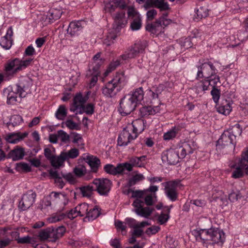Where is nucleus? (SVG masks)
<instances>
[{
    "label": "nucleus",
    "mask_w": 248,
    "mask_h": 248,
    "mask_svg": "<svg viewBox=\"0 0 248 248\" xmlns=\"http://www.w3.org/2000/svg\"><path fill=\"white\" fill-rule=\"evenodd\" d=\"M61 156H63L62 152L58 156H54L53 158L50 160L51 165L55 169L59 168L61 166L63 162L66 161L65 159H63Z\"/></svg>",
    "instance_id": "obj_35"
},
{
    "label": "nucleus",
    "mask_w": 248,
    "mask_h": 248,
    "mask_svg": "<svg viewBox=\"0 0 248 248\" xmlns=\"http://www.w3.org/2000/svg\"><path fill=\"white\" fill-rule=\"evenodd\" d=\"M104 170L108 174L115 175V166L111 164H107L104 167Z\"/></svg>",
    "instance_id": "obj_63"
},
{
    "label": "nucleus",
    "mask_w": 248,
    "mask_h": 248,
    "mask_svg": "<svg viewBox=\"0 0 248 248\" xmlns=\"http://www.w3.org/2000/svg\"><path fill=\"white\" fill-rule=\"evenodd\" d=\"M89 208L90 206L88 204L83 203L77 206L76 209L78 210L79 216H85V218H86Z\"/></svg>",
    "instance_id": "obj_42"
},
{
    "label": "nucleus",
    "mask_w": 248,
    "mask_h": 248,
    "mask_svg": "<svg viewBox=\"0 0 248 248\" xmlns=\"http://www.w3.org/2000/svg\"><path fill=\"white\" fill-rule=\"evenodd\" d=\"M115 83L110 81L107 83L102 88V92L104 96L108 98L114 97L120 89L115 85Z\"/></svg>",
    "instance_id": "obj_15"
},
{
    "label": "nucleus",
    "mask_w": 248,
    "mask_h": 248,
    "mask_svg": "<svg viewBox=\"0 0 248 248\" xmlns=\"http://www.w3.org/2000/svg\"><path fill=\"white\" fill-rule=\"evenodd\" d=\"M100 214V211L97 206L90 207L86 218L89 220H93L97 218Z\"/></svg>",
    "instance_id": "obj_40"
},
{
    "label": "nucleus",
    "mask_w": 248,
    "mask_h": 248,
    "mask_svg": "<svg viewBox=\"0 0 248 248\" xmlns=\"http://www.w3.org/2000/svg\"><path fill=\"white\" fill-rule=\"evenodd\" d=\"M49 174L50 176L55 179V183L56 185L59 186L61 188H62L65 184L62 180V176L61 175V173H60L58 172L57 170H49Z\"/></svg>",
    "instance_id": "obj_30"
},
{
    "label": "nucleus",
    "mask_w": 248,
    "mask_h": 248,
    "mask_svg": "<svg viewBox=\"0 0 248 248\" xmlns=\"http://www.w3.org/2000/svg\"><path fill=\"white\" fill-rule=\"evenodd\" d=\"M162 161L168 165H175L179 161L178 152L176 149L170 148L164 151L161 155Z\"/></svg>",
    "instance_id": "obj_7"
},
{
    "label": "nucleus",
    "mask_w": 248,
    "mask_h": 248,
    "mask_svg": "<svg viewBox=\"0 0 248 248\" xmlns=\"http://www.w3.org/2000/svg\"><path fill=\"white\" fill-rule=\"evenodd\" d=\"M79 189L82 196L87 197H91L93 191H95V188L91 185L82 186L80 187Z\"/></svg>",
    "instance_id": "obj_41"
},
{
    "label": "nucleus",
    "mask_w": 248,
    "mask_h": 248,
    "mask_svg": "<svg viewBox=\"0 0 248 248\" xmlns=\"http://www.w3.org/2000/svg\"><path fill=\"white\" fill-rule=\"evenodd\" d=\"M144 98V92L142 87L131 92L121 99L118 111L123 116L127 115L132 112Z\"/></svg>",
    "instance_id": "obj_1"
},
{
    "label": "nucleus",
    "mask_w": 248,
    "mask_h": 248,
    "mask_svg": "<svg viewBox=\"0 0 248 248\" xmlns=\"http://www.w3.org/2000/svg\"><path fill=\"white\" fill-rule=\"evenodd\" d=\"M159 106L156 105L152 106V104H151L149 106H145L141 108L139 110V115L141 117H143L150 115H154L156 113L159 112Z\"/></svg>",
    "instance_id": "obj_20"
},
{
    "label": "nucleus",
    "mask_w": 248,
    "mask_h": 248,
    "mask_svg": "<svg viewBox=\"0 0 248 248\" xmlns=\"http://www.w3.org/2000/svg\"><path fill=\"white\" fill-rule=\"evenodd\" d=\"M93 184L95 186V191L101 196H108L112 187L111 181L107 178H96Z\"/></svg>",
    "instance_id": "obj_4"
},
{
    "label": "nucleus",
    "mask_w": 248,
    "mask_h": 248,
    "mask_svg": "<svg viewBox=\"0 0 248 248\" xmlns=\"http://www.w3.org/2000/svg\"><path fill=\"white\" fill-rule=\"evenodd\" d=\"M144 7L146 10L153 7L159 9L161 11L170 9L169 4L164 0H147Z\"/></svg>",
    "instance_id": "obj_14"
},
{
    "label": "nucleus",
    "mask_w": 248,
    "mask_h": 248,
    "mask_svg": "<svg viewBox=\"0 0 248 248\" xmlns=\"http://www.w3.org/2000/svg\"><path fill=\"white\" fill-rule=\"evenodd\" d=\"M86 159V162L90 166L93 172H96L100 164V159L93 155L87 156Z\"/></svg>",
    "instance_id": "obj_28"
},
{
    "label": "nucleus",
    "mask_w": 248,
    "mask_h": 248,
    "mask_svg": "<svg viewBox=\"0 0 248 248\" xmlns=\"http://www.w3.org/2000/svg\"><path fill=\"white\" fill-rule=\"evenodd\" d=\"M86 98L83 97L81 93H78L73 99V106L75 107V108L72 109L71 108L70 110L74 111L78 108L80 109L86 102Z\"/></svg>",
    "instance_id": "obj_27"
},
{
    "label": "nucleus",
    "mask_w": 248,
    "mask_h": 248,
    "mask_svg": "<svg viewBox=\"0 0 248 248\" xmlns=\"http://www.w3.org/2000/svg\"><path fill=\"white\" fill-rule=\"evenodd\" d=\"M210 229H200L194 230L193 232L194 235L198 240L199 239L203 241V243H205L206 241L208 244H211L210 242Z\"/></svg>",
    "instance_id": "obj_21"
},
{
    "label": "nucleus",
    "mask_w": 248,
    "mask_h": 248,
    "mask_svg": "<svg viewBox=\"0 0 248 248\" xmlns=\"http://www.w3.org/2000/svg\"><path fill=\"white\" fill-rule=\"evenodd\" d=\"M58 136L62 142L66 143L69 140V136L62 130L58 131Z\"/></svg>",
    "instance_id": "obj_56"
},
{
    "label": "nucleus",
    "mask_w": 248,
    "mask_h": 248,
    "mask_svg": "<svg viewBox=\"0 0 248 248\" xmlns=\"http://www.w3.org/2000/svg\"><path fill=\"white\" fill-rule=\"evenodd\" d=\"M210 85V82L209 80H201L196 84L195 88L196 91L199 93L201 92H204L208 90V87Z\"/></svg>",
    "instance_id": "obj_37"
},
{
    "label": "nucleus",
    "mask_w": 248,
    "mask_h": 248,
    "mask_svg": "<svg viewBox=\"0 0 248 248\" xmlns=\"http://www.w3.org/2000/svg\"><path fill=\"white\" fill-rule=\"evenodd\" d=\"M85 22L82 21L71 22L69 25L67 32L71 36L77 35L82 31Z\"/></svg>",
    "instance_id": "obj_17"
},
{
    "label": "nucleus",
    "mask_w": 248,
    "mask_h": 248,
    "mask_svg": "<svg viewBox=\"0 0 248 248\" xmlns=\"http://www.w3.org/2000/svg\"><path fill=\"white\" fill-rule=\"evenodd\" d=\"M144 47L140 43L135 44L131 46L124 54L121 55L123 60H126L128 59H132L136 57L139 54L142 53Z\"/></svg>",
    "instance_id": "obj_11"
},
{
    "label": "nucleus",
    "mask_w": 248,
    "mask_h": 248,
    "mask_svg": "<svg viewBox=\"0 0 248 248\" xmlns=\"http://www.w3.org/2000/svg\"><path fill=\"white\" fill-rule=\"evenodd\" d=\"M245 166V165L241 166L239 162V166L236 167L232 173V177L234 178H239L242 177L243 176V169H244Z\"/></svg>",
    "instance_id": "obj_48"
},
{
    "label": "nucleus",
    "mask_w": 248,
    "mask_h": 248,
    "mask_svg": "<svg viewBox=\"0 0 248 248\" xmlns=\"http://www.w3.org/2000/svg\"><path fill=\"white\" fill-rule=\"evenodd\" d=\"M170 218L169 214L161 213L158 217L157 220L160 224H164L168 221Z\"/></svg>",
    "instance_id": "obj_57"
},
{
    "label": "nucleus",
    "mask_w": 248,
    "mask_h": 248,
    "mask_svg": "<svg viewBox=\"0 0 248 248\" xmlns=\"http://www.w3.org/2000/svg\"><path fill=\"white\" fill-rule=\"evenodd\" d=\"M160 19H157L155 22L152 23L147 24L145 29L146 31L151 32L153 34L158 33L162 31Z\"/></svg>",
    "instance_id": "obj_24"
},
{
    "label": "nucleus",
    "mask_w": 248,
    "mask_h": 248,
    "mask_svg": "<svg viewBox=\"0 0 248 248\" xmlns=\"http://www.w3.org/2000/svg\"><path fill=\"white\" fill-rule=\"evenodd\" d=\"M145 124H146L145 121L138 119L133 121L131 125H129L127 127L131 131H132L134 135L136 134L138 136V133H141L144 130Z\"/></svg>",
    "instance_id": "obj_16"
},
{
    "label": "nucleus",
    "mask_w": 248,
    "mask_h": 248,
    "mask_svg": "<svg viewBox=\"0 0 248 248\" xmlns=\"http://www.w3.org/2000/svg\"><path fill=\"white\" fill-rule=\"evenodd\" d=\"M30 84L27 80H22L12 87L4 90V93H7V103L8 104H14L18 101L17 96L20 99L25 97L27 94V90L29 88Z\"/></svg>",
    "instance_id": "obj_3"
},
{
    "label": "nucleus",
    "mask_w": 248,
    "mask_h": 248,
    "mask_svg": "<svg viewBox=\"0 0 248 248\" xmlns=\"http://www.w3.org/2000/svg\"><path fill=\"white\" fill-rule=\"evenodd\" d=\"M125 77L123 72L118 73L115 77L110 81L115 83V85L120 89L122 85H124L125 82Z\"/></svg>",
    "instance_id": "obj_33"
},
{
    "label": "nucleus",
    "mask_w": 248,
    "mask_h": 248,
    "mask_svg": "<svg viewBox=\"0 0 248 248\" xmlns=\"http://www.w3.org/2000/svg\"><path fill=\"white\" fill-rule=\"evenodd\" d=\"M181 130L179 126H174L170 130L165 133L163 135V139L165 140H170L175 138L177 134Z\"/></svg>",
    "instance_id": "obj_32"
},
{
    "label": "nucleus",
    "mask_w": 248,
    "mask_h": 248,
    "mask_svg": "<svg viewBox=\"0 0 248 248\" xmlns=\"http://www.w3.org/2000/svg\"><path fill=\"white\" fill-rule=\"evenodd\" d=\"M33 59L29 58L22 60L16 58L9 60L4 65V75L7 79L13 78L18 72L30 66Z\"/></svg>",
    "instance_id": "obj_2"
},
{
    "label": "nucleus",
    "mask_w": 248,
    "mask_h": 248,
    "mask_svg": "<svg viewBox=\"0 0 248 248\" xmlns=\"http://www.w3.org/2000/svg\"><path fill=\"white\" fill-rule=\"evenodd\" d=\"M25 155L24 149L17 146L9 153L7 158H12L13 161H15L22 159Z\"/></svg>",
    "instance_id": "obj_22"
},
{
    "label": "nucleus",
    "mask_w": 248,
    "mask_h": 248,
    "mask_svg": "<svg viewBox=\"0 0 248 248\" xmlns=\"http://www.w3.org/2000/svg\"><path fill=\"white\" fill-rule=\"evenodd\" d=\"M120 64V62L119 60L116 61H113L109 64V66L107 70V72L108 73L111 72L114 70L117 66Z\"/></svg>",
    "instance_id": "obj_59"
},
{
    "label": "nucleus",
    "mask_w": 248,
    "mask_h": 248,
    "mask_svg": "<svg viewBox=\"0 0 248 248\" xmlns=\"http://www.w3.org/2000/svg\"><path fill=\"white\" fill-rule=\"evenodd\" d=\"M94 106L92 103H89L86 105H83L80 108L79 111V113H82L83 112H85L88 115H92L94 112Z\"/></svg>",
    "instance_id": "obj_46"
},
{
    "label": "nucleus",
    "mask_w": 248,
    "mask_h": 248,
    "mask_svg": "<svg viewBox=\"0 0 248 248\" xmlns=\"http://www.w3.org/2000/svg\"><path fill=\"white\" fill-rule=\"evenodd\" d=\"M102 62L103 61H102V59L99 60V62H94L93 63V72H92L91 69H90L87 73H89L90 74H94L96 75H99V68Z\"/></svg>",
    "instance_id": "obj_47"
},
{
    "label": "nucleus",
    "mask_w": 248,
    "mask_h": 248,
    "mask_svg": "<svg viewBox=\"0 0 248 248\" xmlns=\"http://www.w3.org/2000/svg\"><path fill=\"white\" fill-rule=\"evenodd\" d=\"M131 192L132 193V198H136V199H140V198H142L145 193V191L142 190H133L131 189H129L127 190V194H128L129 193Z\"/></svg>",
    "instance_id": "obj_53"
},
{
    "label": "nucleus",
    "mask_w": 248,
    "mask_h": 248,
    "mask_svg": "<svg viewBox=\"0 0 248 248\" xmlns=\"http://www.w3.org/2000/svg\"><path fill=\"white\" fill-rule=\"evenodd\" d=\"M234 140V139L231 136L229 132H228L227 131H224L217 141V146L224 147L230 144H234L235 146L236 142H233Z\"/></svg>",
    "instance_id": "obj_18"
},
{
    "label": "nucleus",
    "mask_w": 248,
    "mask_h": 248,
    "mask_svg": "<svg viewBox=\"0 0 248 248\" xmlns=\"http://www.w3.org/2000/svg\"><path fill=\"white\" fill-rule=\"evenodd\" d=\"M146 155H142L140 157L133 156L129 158V162L132 163L133 167L142 168L146 164Z\"/></svg>",
    "instance_id": "obj_26"
},
{
    "label": "nucleus",
    "mask_w": 248,
    "mask_h": 248,
    "mask_svg": "<svg viewBox=\"0 0 248 248\" xmlns=\"http://www.w3.org/2000/svg\"><path fill=\"white\" fill-rule=\"evenodd\" d=\"M210 232V241L212 242L211 244L214 245L220 243L222 245L224 243L225 240V235L222 230L219 228H211Z\"/></svg>",
    "instance_id": "obj_12"
},
{
    "label": "nucleus",
    "mask_w": 248,
    "mask_h": 248,
    "mask_svg": "<svg viewBox=\"0 0 248 248\" xmlns=\"http://www.w3.org/2000/svg\"><path fill=\"white\" fill-rule=\"evenodd\" d=\"M144 176L142 174H137L130 178L128 182L127 186L129 187L136 185L137 183L144 179Z\"/></svg>",
    "instance_id": "obj_44"
},
{
    "label": "nucleus",
    "mask_w": 248,
    "mask_h": 248,
    "mask_svg": "<svg viewBox=\"0 0 248 248\" xmlns=\"http://www.w3.org/2000/svg\"><path fill=\"white\" fill-rule=\"evenodd\" d=\"M178 183L175 181H170L165 183V191L167 197L172 202L177 200L178 194L176 188Z\"/></svg>",
    "instance_id": "obj_13"
},
{
    "label": "nucleus",
    "mask_w": 248,
    "mask_h": 248,
    "mask_svg": "<svg viewBox=\"0 0 248 248\" xmlns=\"http://www.w3.org/2000/svg\"><path fill=\"white\" fill-rule=\"evenodd\" d=\"M143 202L140 199H136L132 203L135 207L134 212L139 216L148 218L154 210V208L143 207Z\"/></svg>",
    "instance_id": "obj_9"
},
{
    "label": "nucleus",
    "mask_w": 248,
    "mask_h": 248,
    "mask_svg": "<svg viewBox=\"0 0 248 248\" xmlns=\"http://www.w3.org/2000/svg\"><path fill=\"white\" fill-rule=\"evenodd\" d=\"M51 228L53 229V231H51V237L54 241L62 237L65 232V228L63 226H61L56 228Z\"/></svg>",
    "instance_id": "obj_31"
},
{
    "label": "nucleus",
    "mask_w": 248,
    "mask_h": 248,
    "mask_svg": "<svg viewBox=\"0 0 248 248\" xmlns=\"http://www.w3.org/2000/svg\"><path fill=\"white\" fill-rule=\"evenodd\" d=\"M227 131L230 133L231 136H232L235 140L237 136L241 135L243 130L241 125L237 124L233 125L231 129H229Z\"/></svg>",
    "instance_id": "obj_36"
},
{
    "label": "nucleus",
    "mask_w": 248,
    "mask_h": 248,
    "mask_svg": "<svg viewBox=\"0 0 248 248\" xmlns=\"http://www.w3.org/2000/svg\"><path fill=\"white\" fill-rule=\"evenodd\" d=\"M11 124L13 127L19 125L23 122V119L19 115H15L12 116L10 119Z\"/></svg>",
    "instance_id": "obj_55"
},
{
    "label": "nucleus",
    "mask_w": 248,
    "mask_h": 248,
    "mask_svg": "<svg viewBox=\"0 0 248 248\" xmlns=\"http://www.w3.org/2000/svg\"><path fill=\"white\" fill-rule=\"evenodd\" d=\"M65 124L66 126L70 129H79L78 125L72 120H67L65 121Z\"/></svg>",
    "instance_id": "obj_58"
},
{
    "label": "nucleus",
    "mask_w": 248,
    "mask_h": 248,
    "mask_svg": "<svg viewBox=\"0 0 248 248\" xmlns=\"http://www.w3.org/2000/svg\"><path fill=\"white\" fill-rule=\"evenodd\" d=\"M160 227L159 226H153L150 228H148L145 232L148 235L155 234L160 230Z\"/></svg>",
    "instance_id": "obj_61"
},
{
    "label": "nucleus",
    "mask_w": 248,
    "mask_h": 248,
    "mask_svg": "<svg viewBox=\"0 0 248 248\" xmlns=\"http://www.w3.org/2000/svg\"><path fill=\"white\" fill-rule=\"evenodd\" d=\"M35 50L33 47L31 45H30L26 48L24 53V56H31L35 54Z\"/></svg>",
    "instance_id": "obj_64"
},
{
    "label": "nucleus",
    "mask_w": 248,
    "mask_h": 248,
    "mask_svg": "<svg viewBox=\"0 0 248 248\" xmlns=\"http://www.w3.org/2000/svg\"><path fill=\"white\" fill-rule=\"evenodd\" d=\"M131 131L126 127L123 129L118 138V145L120 146H126L132 140L137 138V135H132Z\"/></svg>",
    "instance_id": "obj_10"
},
{
    "label": "nucleus",
    "mask_w": 248,
    "mask_h": 248,
    "mask_svg": "<svg viewBox=\"0 0 248 248\" xmlns=\"http://www.w3.org/2000/svg\"><path fill=\"white\" fill-rule=\"evenodd\" d=\"M198 69L197 79L204 78L207 79L211 76H214L217 74V70L210 62L202 63L200 66H198Z\"/></svg>",
    "instance_id": "obj_5"
},
{
    "label": "nucleus",
    "mask_w": 248,
    "mask_h": 248,
    "mask_svg": "<svg viewBox=\"0 0 248 248\" xmlns=\"http://www.w3.org/2000/svg\"><path fill=\"white\" fill-rule=\"evenodd\" d=\"M16 169L18 171L21 170L25 172H30L31 170V166L25 162L17 163Z\"/></svg>",
    "instance_id": "obj_52"
},
{
    "label": "nucleus",
    "mask_w": 248,
    "mask_h": 248,
    "mask_svg": "<svg viewBox=\"0 0 248 248\" xmlns=\"http://www.w3.org/2000/svg\"><path fill=\"white\" fill-rule=\"evenodd\" d=\"M127 15L132 20L130 24V28L132 31H137L141 27V18L140 14L133 7H128Z\"/></svg>",
    "instance_id": "obj_8"
},
{
    "label": "nucleus",
    "mask_w": 248,
    "mask_h": 248,
    "mask_svg": "<svg viewBox=\"0 0 248 248\" xmlns=\"http://www.w3.org/2000/svg\"><path fill=\"white\" fill-rule=\"evenodd\" d=\"M62 15V12L60 10L52 9L49 11L47 16L48 17L50 22H53V21L59 19Z\"/></svg>",
    "instance_id": "obj_38"
},
{
    "label": "nucleus",
    "mask_w": 248,
    "mask_h": 248,
    "mask_svg": "<svg viewBox=\"0 0 248 248\" xmlns=\"http://www.w3.org/2000/svg\"><path fill=\"white\" fill-rule=\"evenodd\" d=\"M34 239L32 237L27 235L23 237H19V238L18 239L17 243L21 244H31L32 246H33L34 245Z\"/></svg>",
    "instance_id": "obj_50"
},
{
    "label": "nucleus",
    "mask_w": 248,
    "mask_h": 248,
    "mask_svg": "<svg viewBox=\"0 0 248 248\" xmlns=\"http://www.w3.org/2000/svg\"><path fill=\"white\" fill-rule=\"evenodd\" d=\"M61 175L64 179L71 184H74L75 182V178L73 175L71 173L64 174L62 172H61Z\"/></svg>",
    "instance_id": "obj_62"
},
{
    "label": "nucleus",
    "mask_w": 248,
    "mask_h": 248,
    "mask_svg": "<svg viewBox=\"0 0 248 248\" xmlns=\"http://www.w3.org/2000/svg\"><path fill=\"white\" fill-rule=\"evenodd\" d=\"M66 115L67 111L65 106L63 105L60 106L55 113L56 117L59 120H63L64 119Z\"/></svg>",
    "instance_id": "obj_45"
},
{
    "label": "nucleus",
    "mask_w": 248,
    "mask_h": 248,
    "mask_svg": "<svg viewBox=\"0 0 248 248\" xmlns=\"http://www.w3.org/2000/svg\"><path fill=\"white\" fill-rule=\"evenodd\" d=\"M63 156H62L63 159L68 160L70 158L74 159L77 157L79 155V151L77 148H72L67 152H62Z\"/></svg>",
    "instance_id": "obj_34"
},
{
    "label": "nucleus",
    "mask_w": 248,
    "mask_h": 248,
    "mask_svg": "<svg viewBox=\"0 0 248 248\" xmlns=\"http://www.w3.org/2000/svg\"><path fill=\"white\" fill-rule=\"evenodd\" d=\"M211 94L215 103L216 104L218 103L220 96V90L218 89L217 87H213Z\"/></svg>",
    "instance_id": "obj_54"
},
{
    "label": "nucleus",
    "mask_w": 248,
    "mask_h": 248,
    "mask_svg": "<svg viewBox=\"0 0 248 248\" xmlns=\"http://www.w3.org/2000/svg\"><path fill=\"white\" fill-rule=\"evenodd\" d=\"M218 112L224 115H229L232 109L230 101L224 100L221 104L217 107Z\"/></svg>",
    "instance_id": "obj_25"
},
{
    "label": "nucleus",
    "mask_w": 248,
    "mask_h": 248,
    "mask_svg": "<svg viewBox=\"0 0 248 248\" xmlns=\"http://www.w3.org/2000/svg\"><path fill=\"white\" fill-rule=\"evenodd\" d=\"M125 223L131 228H137V221L132 218H126L125 219Z\"/></svg>",
    "instance_id": "obj_60"
},
{
    "label": "nucleus",
    "mask_w": 248,
    "mask_h": 248,
    "mask_svg": "<svg viewBox=\"0 0 248 248\" xmlns=\"http://www.w3.org/2000/svg\"><path fill=\"white\" fill-rule=\"evenodd\" d=\"M28 135V133L25 132L21 133L20 132L13 133L8 136L7 140L9 142L11 143H16L19 141L22 140Z\"/></svg>",
    "instance_id": "obj_29"
},
{
    "label": "nucleus",
    "mask_w": 248,
    "mask_h": 248,
    "mask_svg": "<svg viewBox=\"0 0 248 248\" xmlns=\"http://www.w3.org/2000/svg\"><path fill=\"white\" fill-rule=\"evenodd\" d=\"M52 231L53 229L50 227H49L46 229L42 230L39 232L38 236L42 241L46 240L48 238H52L51 231Z\"/></svg>",
    "instance_id": "obj_43"
},
{
    "label": "nucleus",
    "mask_w": 248,
    "mask_h": 248,
    "mask_svg": "<svg viewBox=\"0 0 248 248\" xmlns=\"http://www.w3.org/2000/svg\"><path fill=\"white\" fill-rule=\"evenodd\" d=\"M196 14L198 18L206 17L208 15V10L206 7H200L196 10Z\"/></svg>",
    "instance_id": "obj_51"
},
{
    "label": "nucleus",
    "mask_w": 248,
    "mask_h": 248,
    "mask_svg": "<svg viewBox=\"0 0 248 248\" xmlns=\"http://www.w3.org/2000/svg\"><path fill=\"white\" fill-rule=\"evenodd\" d=\"M13 31L12 27H10L7 30L6 35L2 37L0 41V46L5 49H9L12 45L13 40L12 36Z\"/></svg>",
    "instance_id": "obj_19"
},
{
    "label": "nucleus",
    "mask_w": 248,
    "mask_h": 248,
    "mask_svg": "<svg viewBox=\"0 0 248 248\" xmlns=\"http://www.w3.org/2000/svg\"><path fill=\"white\" fill-rule=\"evenodd\" d=\"M147 92L148 95L152 98L150 102L151 104H152V106H155V105H156L159 106V105L161 104L160 101L158 99L157 93H156L155 92L153 91V87L148 90Z\"/></svg>",
    "instance_id": "obj_39"
},
{
    "label": "nucleus",
    "mask_w": 248,
    "mask_h": 248,
    "mask_svg": "<svg viewBox=\"0 0 248 248\" xmlns=\"http://www.w3.org/2000/svg\"><path fill=\"white\" fill-rule=\"evenodd\" d=\"M114 26L116 30H119L124 28L127 23L125 18V13L124 12L117 13L114 16Z\"/></svg>",
    "instance_id": "obj_23"
},
{
    "label": "nucleus",
    "mask_w": 248,
    "mask_h": 248,
    "mask_svg": "<svg viewBox=\"0 0 248 248\" xmlns=\"http://www.w3.org/2000/svg\"><path fill=\"white\" fill-rule=\"evenodd\" d=\"M75 174L78 177H81L86 173V167L83 165H78L74 169Z\"/></svg>",
    "instance_id": "obj_49"
},
{
    "label": "nucleus",
    "mask_w": 248,
    "mask_h": 248,
    "mask_svg": "<svg viewBox=\"0 0 248 248\" xmlns=\"http://www.w3.org/2000/svg\"><path fill=\"white\" fill-rule=\"evenodd\" d=\"M36 194L32 190H28L24 194L19 202L18 207L21 211H25L30 208L33 204Z\"/></svg>",
    "instance_id": "obj_6"
}]
</instances>
